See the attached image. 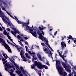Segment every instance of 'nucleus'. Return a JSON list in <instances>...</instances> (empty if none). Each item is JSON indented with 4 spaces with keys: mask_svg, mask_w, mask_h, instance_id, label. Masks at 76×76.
Returning a JSON list of instances; mask_svg holds the SVG:
<instances>
[{
    "mask_svg": "<svg viewBox=\"0 0 76 76\" xmlns=\"http://www.w3.org/2000/svg\"><path fill=\"white\" fill-rule=\"evenodd\" d=\"M56 69H57L60 75H62L64 76H67V73L66 72H63V68L61 66V62L58 60H56Z\"/></svg>",
    "mask_w": 76,
    "mask_h": 76,
    "instance_id": "obj_1",
    "label": "nucleus"
},
{
    "mask_svg": "<svg viewBox=\"0 0 76 76\" xmlns=\"http://www.w3.org/2000/svg\"><path fill=\"white\" fill-rule=\"evenodd\" d=\"M62 65L64 67L65 69H67V71L68 72H69V73H70L71 72V70L70 68H69L70 67V66L69 65H67L65 63L63 62H61Z\"/></svg>",
    "mask_w": 76,
    "mask_h": 76,
    "instance_id": "obj_2",
    "label": "nucleus"
},
{
    "mask_svg": "<svg viewBox=\"0 0 76 76\" xmlns=\"http://www.w3.org/2000/svg\"><path fill=\"white\" fill-rule=\"evenodd\" d=\"M29 24V22H28L27 23H24L22 25L23 28H24L25 31H27L28 32L29 31V30L30 29H31V28H30L29 26H28V25Z\"/></svg>",
    "mask_w": 76,
    "mask_h": 76,
    "instance_id": "obj_3",
    "label": "nucleus"
},
{
    "mask_svg": "<svg viewBox=\"0 0 76 76\" xmlns=\"http://www.w3.org/2000/svg\"><path fill=\"white\" fill-rule=\"evenodd\" d=\"M1 18L4 22L5 23H8V25H9L10 27L12 28L13 29V27L14 26L12 24V23H10V22L9 21L8 22H7V21L4 18V17H1Z\"/></svg>",
    "mask_w": 76,
    "mask_h": 76,
    "instance_id": "obj_4",
    "label": "nucleus"
},
{
    "mask_svg": "<svg viewBox=\"0 0 76 76\" xmlns=\"http://www.w3.org/2000/svg\"><path fill=\"white\" fill-rule=\"evenodd\" d=\"M15 47L17 48L18 52H20V55L21 57H22V55L23 54V48L22 47H20L19 48H18V46L16 45L15 46Z\"/></svg>",
    "mask_w": 76,
    "mask_h": 76,
    "instance_id": "obj_5",
    "label": "nucleus"
},
{
    "mask_svg": "<svg viewBox=\"0 0 76 76\" xmlns=\"http://www.w3.org/2000/svg\"><path fill=\"white\" fill-rule=\"evenodd\" d=\"M29 31L30 33L32 34L33 37H34L37 38V32H36V31H34L33 30L32 28H30L29 30Z\"/></svg>",
    "mask_w": 76,
    "mask_h": 76,
    "instance_id": "obj_6",
    "label": "nucleus"
},
{
    "mask_svg": "<svg viewBox=\"0 0 76 76\" xmlns=\"http://www.w3.org/2000/svg\"><path fill=\"white\" fill-rule=\"evenodd\" d=\"M43 51L46 54H49V52L50 54H51V51L50 50V49L49 48L47 49V48H45V47H43Z\"/></svg>",
    "mask_w": 76,
    "mask_h": 76,
    "instance_id": "obj_7",
    "label": "nucleus"
},
{
    "mask_svg": "<svg viewBox=\"0 0 76 76\" xmlns=\"http://www.w3.org/2000/svg\"><path fill=\"white\" fill-rule=\"evenodd\" d=\"M18 69L20 70L21 72H23V74H24L25 75V76H27V75H26V72L25 70H24V69H23V67L21 66L20 67V69L19 68V66H18V68H17Z\"/></svg>",
    "mask_w": 76,
    "mask_h": 76,
    "instance_id": "obj_8",
    "label": "nucleus"
},
{
    "mask_svg": "<svg viewBox=\"0 0 76 76\" xmlns=\"http://www.w3.org/2000/svg\"><path fill=\"white\" fill-rule=\"evenodd\" d=\"M61 48L63 50L64 49V48L66 47V44L64 42L62 41L61 42Z\"/></svg>",
    "mask_w": 76,
    "mask_h": 76,
    "instance_id": "obj_9",
    "label": "nucleus"
},
{
    "mask_svg": "<svg viewBox=\"0 0 76 76\" xmlns=\"http://www.w3.org/2000/svg\"><path fill=\"white\" fill-rule=\"evenodd\" d=\"M37 67L39 69H43L45 67V65L42 64L41 62L37 66Z\"/></svg>",
    "mask_w": 76,
    "mask_h": 76,
    "instance_id": "obj_10",
    "label": "nucleus"
},
{
    "mask_svg": "<svg viewBox=\"0 0 76 76\" xmlns=\"http://www.w3.org/2000/svg\"><path fill=\"white\" fill-rule=\"evenodd\" d=\"M39 38L41 39L42 41H44H44H45V42H46V41H47V38H44L43 36H42V35H39V37H38Z\"/></svg>",
    "mask_w": 76,
    "mask_h": 76,
    "instance_id": "obj_11",
    "label": "nucleus"
},
{
    "mask_svg": "<svg viewBox=\"0 0 76 76\" xmlns=\"http://www.w3.org/2000/svg\"><path fill=\"white\" fill-rule=\"evenodd\" d=\"M5 66H6V67H7V68L8 69H11V68H14V66L13 65H12V66H11V65L10 64H7V63H6L5 64Z\"/></svg>",
    "mask_w": 76,
    "mask_h": 76,
    "instance_id": "obj_12",
    "label": "nucleus"
},
{
    "mask_svg": "<svg viewBox=\"0 0 76 76\" xmlns=\"http://www.w3.org/2000/svg\"><path fill=\"white\" fill-rule=\"evenodd\" d=\"M10 61H11V62H12V63L13 64H14V65L15 66V67H16V68H19V66H18V65L16 64L15 63V62L13 60V59H10Z\"/></svg>",
    "mask_w": 76,
    "mask_h": 76,
    "instance_id": "obj_13",
    "label": "nucleus"
},
{
    "mask_svg": "<svg viewBox=\"0 0 76 76\" xmlns=\"http://www.w3.org/2000/svg\"><path fill=\"white\" fill-rule=\"evenodd\" d=\"M2 45H3L4 46L5 48H6V49H7H7L10 48L9 46L8 45H7L5 43L4 44H2Z\"/></svg>",
    "mask_w": 76,
    "mask_h": 76,
    "instance_id": "obj_14",
    "label": "nucleus"
},
{
    "mask_svg": "<svg viewBox=\"0 0 76 76\" xmlns=\"http://www.w3.org/2000/svg\"><path fill=\"white\" fill-rule=\"evenodd\" d=\"M37 56L38 58H39V60H40V61H42V58L41 57V55H40V54L39 53H37Z\"/></svg>",
    "mask_w": 76,
    "mask_h": 76,
    "instance_id": "obj_15",
    "label": "nucleus"
},
{
    "mask_svg": "<svg viewBox=\"0 0 76 76\" xmlns=\"http://www.w3.org/2000/svg\"><path fill=\"white\" fill-rule=\"evenodd\" d=\"M39 31H42L44 30V29H45V28L43 26H40L39 27Z\"/></svg>",
    "mask_w": 76,
    "mask_h": 76,
    "instance_id": "obj_16",
    "label": "nucleus"
},
{
    "mask_svg": "<svg viewBox=\"0 0 76 76\" xmlns=\"http://www.w3.org/2000/svg\"><path fill=\"white\" fill-rule=\"evenodd\" d=\"M3 56H4V57L5 59L4 58H3L2 59V61H6V55H5V54L4 53H2Z\"/></svg>",
    "mask_w": 76,
    "mask_h": 76,
    "instance_id": "obj_17",
    "label": "nucleus"
},
{
    "mask_svg": "<svg viewBox=\"0 0 76 76\" xmlns=\"http://www.w3.org/2000/svg\"><path fill=\"white\" fill-rule=\"evenodd\" d=\"M40 63V62H38V63L37 62V61H35L34 64V65L35 66H37V67H38V65H39V64Z\"/></svg>",
    "mask_w": 76,
    "mask_h": 76,
    "instance_id": "obj_18",
    "label": "nucleus"
},
{
    "mask_svg": "<svg viewBox=\"0 0 76 76\" xmlns=\"http://www.w3.org/2000/svg\"><path fill=\"white\" fill-rule=\"evenodd\" d=\"M37 33L38 35H42V33L41 32V31L39 30L38 29L37 30Z\"/></svg>",
    "mask_w": 76,
    "mask_h": 76,
    "instance_id": "obj_19",
    "label": "nucleus"
},
{
    "mask_svg": "<svg viewBox=\"0 0 76 76\" xmlns=\"http://www.w3.org/2000/svg\"><path fill=\"white\" fill-rule=\"evenodd\" d=\"M45 43L46 44V45H48L49 48H51L50 45L48 44V39H46V42H45Z\"/></svg>",
    "mask_w": 76,
    "mask_h": 76,
    "instance_id": "obj_20",
    "label": "nucleus"
},
{
    "mask_svg": "<svg viewBox=\"0 0 76 76\" xmlns=\"http://www.w3.org/2000/svg\"><path fill=\"white\" fill-rule=\"evenodd\" d=\"M16 21L18 23V24H21L22 25H23L24 23L21 22V21L19 20H16Z\"/></svg>",
    "mask_w": 76,
    "mask_h": 76,
    "instance_id": "obj_21",
    "label": "nucleus"
},
{
    "mask_svg": "<svg viewBox=\"0 0 76 76\" xmlns=\"http://www.w3.org/2000/svg\"><path fill=\"white\" fill-rule=\"evenodd\" d=\"M0 42H3V43H2V44H4L5 43V42L4 41L3 39L0 37Z\"/></svg>",
    "mask_w": 76,
    "mask_h": 76,
    "instance_id": "obj_22",
    "label": "nucleus"
},
{
    "mask_svg": "<svg viewBox=\"0 0 76 76\" xmlns=\"http://www.w3.org/2000/svg\"><path fill=\"white\" fill-rule=\"evenodd\" d=\"M3 34L4 35H7H7H9L7 34V31H6V30H4V31Z\"/></svg>",
    "mask_w": 76,
    "mask_h": 76,
    "instance_id": "obj_23",
    "label": "nucleus"
},
{
    "mask_svg": "<svg viewBox=\"0 0 76 76\" xmlns=\"http://www.w3.org/2000/svg\"><path fill=\"white\" fill-rule=\"evenodd\" d=\"M7 37L8 39H10V41H12V42H13V39L11 38V37H10V36H9V35L7 34Z\"/></svg>",
    "mask_w": 76,
    "mask_h": 76,
    "instance_id": "obj_24",
    "label": "nucleus"
},
{
    "mask_svg": "<svg viewBox=\"0 0 76 76\" xmlns=\"http://www.w3.org/2000/svg\"><path fill=\"white\" fill-rule=\"evenodd\" d=\"M33 58L32 59V61H34V60H37V58L35 57V56L32 55Z\"/></svg>",
    "mask_w": 76,
    "mask_h": 76,
    "instance_id": "obj_25",
    "label": "nucleus"
},
{
    "mask_svg": "<svg viewBox=\"0 0 76 76\" xmlns=\"http://www.w3.org/2000/svg\"><path fill=\"white\" fill-rule=\"evenodd\" d=\"M12 29H14V34H17V31L16 30V28H14V26H13V28Z\"/></svg>",
    "mask_w": 76,
    "mask_h": 76,
    "instance_id": "obj_26",
    "label": "nucleus"
},
{
    "mask_svg": "<svg viewBox=\"0 0 76 76\" xmlns=\"http://www.w3.org/2000/svg\"><path fill=\"white\" fill-rule=\"evenodd\" d=\"M31 69H35V66L34 65V64H32V65H31Z\"/></svg>",
    "mask_w": 76,
    "mask_h": 76,
    "instance_id": "obj_27",
    "label": "nucleus"
},
{
    "mask_svg": "<svg viewBox=\"0 0 76 76\" xmlns=\"http://www.w3.org/2000/svg\"><path fill=\"white\" fill-rule=\"evenodd\" d=\"M11 32L12 34L13 35H14V36H15V37H17L16 36V35L14 34V32H13V31H11Z\"/></svg>",
    "mask_w": 76,
    "mask_h": 76,
    "instance_id": "obj_28",
    "label": "nucleus"
},
{
    "mask_svg": "<svg viewBox=\"0 0 76 76\" xmlns=\"http://www.w3.org/2000/svg\"><path fill=\"white\" fill-rule=\"evenodd\" d=\"M25 55H26V57H27V58H31V57L28 56V53H26L25 54Z\"/></svg>",
    "mask_w": 76,
    "mask_h": 76,
    "instance_id": "obj_29",
    "label": "nucleus"
},
{
    "mask_svg": "<svg viewBox=\"0 0 76 76\" xmlns=\"http://www.w3.org/2000/svg\"><path fill=\"white\" fill-rule=\"evenodd\" d=\"M7 50L9 53H11L12 52V50H11V49H10V47Z\"/></svg>",
    "mask_w": 76,
    "mask_h": 76,
    "instance_id": "obj_30",
    "label": "nucleus"
},
{
    "mask_svg": "<svg viewBox=\"0 0 76 76\" xmlns=\"http://www.w3.org/2000/svg\"><path fill=\"white\" fill-rule=\"evenodd\" d=\"M22 58H23L24 61H27V60L26 59V58L24 56H23Z\"/></svg>",
    "mask_w": 76,
    "mask_h": 76,
    "instance_id": "obj_31",
    "label": "nucleus"
},
{
    "mask_svg": "<svg viewBox=\"0 0 76 76\" xmlns=\"http://www.w3.org/2000/svg\"><path fill=\"white\" fill-rule=\"evenodd\" d=\"M67 38H68V39H72V36L71 35H69V37H67Z\"/></svg>",
    "mask_w": 76,
    "mask_h": 76,
    "instance_id": "obj_32",
    "label": "nucleus"
},
{
    "mask_svg": "<svg viewBox=\"0 0 76 76\" xmlns=\"http://www.w3.org/2000/svg\"><path fill=\"white\" fill-rule=\"evenodd\" d=\"M2 3H3V4H4V5H5L6 6H7V3H6V2L4 1H3L2 2Z\"/></svg>",
    "mask_w": 76,
    "mask_h": 76,
    "instance_id": "obj_33",
    "label": "nucleus"
},
{
    "mask_svg": "<svg viewBox=\"0 0 76 76\" xmlns=\"http://www.w3.org/2000/svg\"><path fill=\"white\" fill-rule=\"evenodd\" d=\"M67 53V50H65L64 52V54L63 55V56H64V55L66 54Z\"/></svg>",
    "mask_w": 76,
    "mask_h": 76,
    "instance_id": "obj_34",
    "label": "nucleus"
},
{
    "mask_svg": "<svg viewBox=\"0 0 76 76\" xmlns=\"http://www.w3.org/2000/svg\"><path fill=\"white\" fill-rule=\"evenodd\" d=\"M1 8L2 10H5V11L7 12V11H6V10H5V8H4V7L3 6H1Z\"/></svg>",
    "mask_w": 76,
    "mask_h": 76,
    "instance_id": "obj_35",
    "label": "nucleus"
},
{
    "mask_svg": "<svg viewBox=\"0 0 76 76\" xmlns=\"http://www.w3.org/2000/svg\"><path fill=\"white\" fill-rule=\"evenodd\" d=\"M7 13L8 14V15H9V16H10L11 17V18H12V17L13 16H12L11 15H10L9 13L8 12H7Z\"/></svg>",
    "mask_w": 76,
    "mask_h": 76,
    "instance_id": "obj_36",
    "label": "nucleus"
},
{
    "mask_svg": "<svg viewBox=\"0 0 76 76\" xmlns=\"http://www.w3.org/2000/svg\"><path fill=\"white\" fill-rule=\"evenodd\" d=\"M3 58V56H2V55H1V54L0 55V60H1V58Z\"/></svg>",
    "mask_w": 76,
    "mask_h": 76,
    "instance_id": "obj_37",
    "label": "nucleus"
},
{
    "mask_svg": "<svg viewBox=\"0 0 76 76\" xmlns=\"http://www.w3.org/2000/svg\"><path fill=\"white\" fill-rule=\"evenodd\" d=\"M7 66H6V67L5 68V70H6V71L7 72V71H8V69H7Z\"/></svg>",
    "mask_w": 76,
    "mask_h": 76,
    "instance_id": "obj_38",
    "label": "nucleus"
},
{
    "mask_svg": "<svg viewBox=\"0 0 76 76\" xmlns=\"http://www.w3.org/2000/svg\"><path fill=\"white\" fill-rule=\"evenodd\" d=\"M0 24L1 25L2 29H4V30H5V28H4V27H3V26H2V25H1V24L0 23Z\"/></svg>",
    "mask_w": 76,
    "mask_h": 76,
    "instance_id": "obj_39",
    "label": "nucleus"
},
{
    "mask_svg": "<svg viewBox=\"0 0 76 76\" xmlns=\"http://www.w3.org/2000/svg\"><path fill=\"white\" fill-rule=\"evenodd\" d=\"M24 39H25L26 40H27V39H28V37H24Z\"/></svg>",
    "mask_w": 76,
    "mask_h": 76,
    "instance_id": "obj_40",
    "label": "nucleus"
},
{
    "mask_svg": "<svg viewBox=\"0 0 76 76\" xmlns=\"http://www.w3.org/2000/svg\"><path fill=\"white\" fill-rule=\"evenodd\" d=\"M3 63L4 64H5L7 63V61H3Z\"/></svg>",
    "mask_w": 76,
    "mask_h": 76,
    "instance_id": "obj_41",
    "label": "nucleus"
},
{
    "mask_svg": "<svg viewBox=\"0 0 76 76\" xmlns=\"http://www.w3.org/2000/svg\"><path fill=\"white\" fill-rule=\"evenodd\" d=\"M28 53H29V54H32V51H31L30 50L28 52Z\"/></svg>",
    "mask_w": 76,
    "mask_h": 76,
    "instance_id": "obj_42",
    "label": "nucleus"
},
{
    "mask_svg": "<svg viewBox=\"0 0 76 76\" xmlns=\"http://www.w3.org/2000/svg\"><path fill=\"white\" fill-rule=\"evenodd\" d=\"M17 38H18V39H20V36L19 35H18L17 36Z\"/></svg>",
    "mask_w": 76,
    "mask_h": 76,
    "instance_id": "obj_43",
    "label": "nucleus"
},
{
    "mask_svg": "<svg viewBox=\"0 0 76 76\" xmlns=\"http://www.w3.org/2000/svg\"><path fill=\"white\" fill-rule=\"evenodd\" d=\"M7 30L9 32H10V28H7Z\"/></svg>",
    "mask_w": 76,
    "mask_h": 76,
    "instance_id": "obj_44",
    "label": "nucleus"
},
{
    "mask_svg": "<svg viewBox=\"0 0 76 76\" xmlns=\"http://www.w3.org/2000/svg\"><path fill=\"white\" fill-rule=\"evenodd\" d=\"M63 60L64 61H65L66 63H67V62L66 61V60L65 58H64Z\"/></svg>",
    "mask_w": 76,
    "mask_h": 76,
    "instance_id": "obj_45",
    "label": "nucleus"
},
{
    "mask_svg": "<svg viewBox=\"0 0 76 76\" xmlns=\"http://www.w3.org/2000/svg\"><path fill=\"white\" fill-rule=\"evenodd\" d=\"M20 44L21 46H23V45L22 44V43L21 42L20 43Z\"/></svg>",
    "mask_w": 76,
    "mask_h": 76,
    "instance_id": "obj_46",
    "label": "nucleus"
},
{
    "mask_svg": "<svg viewBox=\"0 0 76 76\" xmlns=\"http://www.w3.org/2000/svg\"><path fill=\"white\" fill-rule=\"evenodd\" d=\"M58 54H59V55L60 56V57H61V56H62L61 54V53H60V52H59Z\"/></svg>",
    "mask_w": 76,
    "mask_h": 76,
    "instance_id": "obj_47",
    "label": "nucleus"
},
{
    "mask_svg": "<svg viewBox=\"0 0 76 76\" xmlns=\"http://www.w3.org/2000/svg\"><path fill=\"white\" fill-rule=\"evenodd\" d=\"M45 69H48V67H47V66H46L45 65V67H44Z\"/></svg>",
    "mask_w": 76,
    "mask_h": 76,
    "instance_id": "obj_48",
    "label": "nucleus"
},
{
    "mask_svg": "<svg viewBox=\"0 0 76 76\" xmlns=\"http://www.w3.org/2000/svg\"><path fill=\"white\" fill-rule=\"evenodd\" d=\"M32 54L34 55V56H35V53L32 52Z\"/></svg>",
    "mask_w": 76,
    "mask_h": 76,
    "instance_id": "obj_49",
    "label": "nucleus"
},
{
    "mask_svg": "<svg viewBox=\"0 0 76 76\" xmlns=\"http://www.w3.org/2000/svg\"><path fill=\"white\" fill-rule=\"evenodd\" d=\"M41 32H42L43 35H44V32L43 30L41 31Z\"/></svg>",
    "mask_w": 76,
    "mask_h": 76,
    "instance_id": "obj_50",
    "label": "nucleus"
},
{
    "mask_svg": "<svg viewBox=\"0 0 76 76\" xmlns=\"http://www.w3.org/2000/svg\"><path fill=\"white\" fill-rule=\"evenodd\" d=\"M57 34V31H56V32L54 33V35H56Z\"/></svg>",
    "mask_w": 76,
    "mask_h": 76,
    "instance_id": "obj_51",
    "label": "nucleus"
},
{
    "mask_svg": "<svg viewBox=\"0 0 76 76\" xmlns=\"http://www.w3.org/2000/svg\"><path fill=\"white\" fill-rule=\"evenodd\" d=\"M5 19H7V20H9V18H8L7 17H5Z\"/></svg>",
    "mask_w": 76,
    "mask_h": 76,
    "instance_id": "obj_52",
    "label": "nucleus"
},
{
    "mask_svg": "<svg viewBox=\"0 0 76 76\" xmlns=\"http://www.w3.org/2000/svg\"><path fill=\"white\" fill-rule=\"evenodd\" d=\"M10 44L12 45L13 47H15V45H14L13 44V43H10Z\"/></svg>",
    "mask_w": 76,
    "mask_h": 76,
    "instance_id": "obj_53",
    "label": "nucleus"
},
{
    "mask_svg": "<svg viewBox=\"0 0 76 76\" xmlns=\"http://www.w3.org/2000/svg\"><path fill=\"white\" fill-rule=\"evenodd\" d=\"M41 44L42 46H44V45H45V44H44V43H41Z\"/></svg>",
    "mask_w": 76,
    "mask_h": 76,
    "instance_id": "obj_54",
    "label": "nucleus"
},
{
    "mask_svg": "<svg viewBox=\"0 0 76 76\" xmlns=\"http://www.w3.org/2000/svg\"><path fill=\"white\" fill-rule=\"evenodd\" d=\"M46 64H47L48 66H50V64H49L48 62H47V63H46Z\"/></svg>",
    "mask_w": 76,
    "mask_h": 76,
    "instance_id": "obj_55",
    "label": "nucleus"
},
{
    "mask_svg": "<svg viewBox=\"0 0 76 76\" xmlns=\"http://www.w3.org/2000/svg\"><path fill=\"white\" fill-rule=\"evenodd\" d=\"M10 75H12L13 74V73L12 72H11L10 73Z\"/></svg>",
    "mask_w": 76,
    "mask_h": 76,
    "instance_id": "obj_56",
    "label": "nucleus"
},
{
    "mask_svg": "<svg viewBox=\"0 0 76 76\" xmlns=\"http://www.w3.org/2000/svg\"><path fill=\"white\" fill-rule=\"evenodd\" d=\"M17 33L18 34H20V32L19 31H17Z\"/></svg>",
    "mask_w": 76,
    "mask_h": 76,
    "instance_id": "obj_57",
    "label": "nucleus"
},
{
    "mask_svg": "<svg viewBox=\"0 0 76 76\" xmlns=\"http://www.w3.org/2000/svg\"><path fill=\"white\" fill-rule=\"evenodd\" d=\"M14 18H15V19H16V20H18V18H17V17H16L15 16H14Z\"/></svg>",
    "mask_w": 76,
    "mask_h": 76,
    "instance_id": "obj_58",
    "label": "nucleus"
},
{
    "mask_svg": "<svg viewBox=\"0 0 76 76\" xmlns=\"http://www.w3.org/2000/svg\"><path fill=\"white\" fill-rule=\"evenodd\" d=\"M71 39H72V40H75V39H76V38H73V37H72L71 38Z\"/></svg>",
    "mask_w": 76,
    "mask_h": 76,
    "instance_id": "obj_59",
    "label": "nucleus"
},
{
    "mask_svg": "<svg viewBox=\"0 0 76 76\" xmlns=\"http://www.w3.org/2000/svg\"><path fill=\"white\" fill-rule=\"evenodd\" d=\"M72 75H73V73H72V74H71V73H70L69 74V76H72Z\"/></svg>",
    "mask_w": 76,
    "mask_h": 76,
    "instance_id": "obj_60",
    "label": "nucleus"
},
{
    "mask_svg": "<svg viewBox=\"0 0 76 76\" xmlns=\"http://www.w3.org/2000/svg\"><path fill=\"white\" fill-rule=\"evenodd\" d=\"M38 74L39 75V76H41V72L38 73Z\"/></svg>",
    "mask_w": 76,
    "mask_h": 76,
    "instance_id": "obj_61",
    "label": "nucleus"
},
{
    "mask_svg": "<svg viewBox=\"0 0 76 76\" xmlns=\"http://www.w3.org/2000/svg\"><path fill=\"white\" fill-rule=\"evenodd\" d=\"M10 71L11 72H14V71H13V70L12 69H11L10 70Z\"/></svg>",
    "mask_w": 76,
    "mask_h": 76,
    "instance_id": "obj_62",
    "label": "nucleus"
},
{
    "mask_svg": "<svg viewBox=\"0 0 76 76\" xmlns=\"http://www.w3.org/2000/svg\"><path fill=\"white\" fill-rule=\"evenodd\" d=\"M25 43L27 45H28V43L26 41L25 42Z\"/></svg>",
    "mask_w": 76,
    "mask_h": 76,
    "instance_id": "obj_63",
    "label": "nucleus"
},
{
    "mask_svg": "<svg viewBox=\"0 0 76 76\" xmlns=\"http://www.w3.org/2000/svg\"><path fill=\"white\" fill-rule=\"evenodd\" d=\"M50 49L51 51H54V50H53V48H50Z\"/></svg>",
    "mask_w": 76,
    "mask_h": 76,
    "instance_id": "obj_64",
    "label": "nucleus"
}]
</instances>
